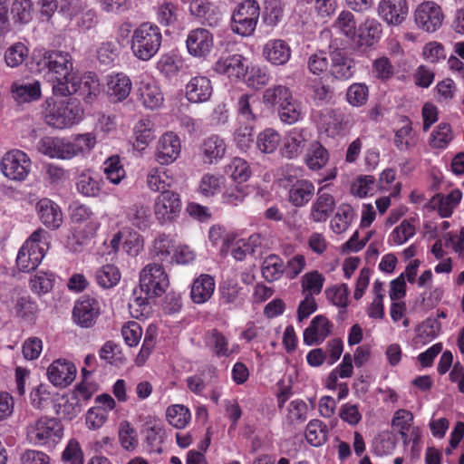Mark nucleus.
<instances>
[{"instance_id":"a18cd8bd","label":"nucleus","mask_w":464,"mask_h":464,"mask_svg":"<svg viewBox=\"0 0 464 464\" xmlns=\"http://www.w3.org/2000/svg\"><path fill=\"white\" fill-rule=\"evenodd\" d=\"M354 218V211L350 205L339 206L337 212L331 220V228L336 234L346 231Z\"/></svg>"},{"instance_id":"dca6fc26","label":"nucleus","mask_w":464,"mask_h":464,"mask_svg":"<svg viewBox=\"0 0 464 464\" xmlns=\"http://www.w3.org/2000/svg\"><path fill=\"white\" fill-rule=\"evenodd\" d=\"M37 216L42 224L50 230H56L63 223V214L61 207L48 198L39 199L35 206Z\"/></svg>"},{"instance_id":"f03ea898","label":"nucleus","mask_w":464,"mask_h":464,"mask_svg":"<svg viewBox=\"0 0 464 464\" xmlns=\"http://www.w3.org/2000/svg\"><path fill=\"white\" fill-rule=\"evenodd\" d=\"M162 40L161 30L156 24L143 22L132 31L130 47L134 57L148 62L159 53Z\"/></svg>"},{"instance_id":"c03bdc74","label":"nucleus","mask_w":464,"mask_h":464,"mask_svg":"<svg viewBox=\"0 0 464 464\" xmlns=\"http://www.w3.org/2000/svg\"><path fill=\"white\" fill-rule=\"evenodd\" d=\"M166 418L171 426L184 429L191 420V413L188 407L182 404H173L167 408Z\"/></svg>"},{"instance_id":"7c9ffc66","label":"nucleus","mask_w":464,"mask_h":464,"mask_svg":"<svg viewBox=\"0 0 464 464\" xmlns=\"http://www.w3.org/2000/svg\"><path fill=\"white\" fill-rule=\"evenodd\" d=\"M157 22L162 26L176 25L181 16V10L179 4L173 0H162L155 7Z\"/></svg>"},{"instance_id":"9b49d317","label":"nucleus","mask_w":464,"mask_h":464,"mask_svg":"<svg viewBox=\"0 0 464 464\" xmlns=\"http://www.w3.org/2000/svg\"><path fill=\"white\" fill-rule=\"evenodd\" d=\"M153 209L160 224L165 225L176 221L182 209L180 195L173 190H163L155 199Z\"/></svg>"},{"instance_id":"4d7b16f0","label":"nucleus","mask_w":464,"mask_h":464,"mask_svg":"<svg viewBox=\"0 0 464 464\" xmlns=\"http://www.w3.org/2000/svg\"><path fill=\"white\" fill-rule=\"evenodd\" d=\"M453 139L451 126L449 123L441 122L432 131L430 145L435 149H445Z\"/></svg>"},{"instance_id":"412c9836","label":"nucleus","mask_w":464,"mask_h":464,"mask_svg":"<svg viewBox=\"0 0 464 464\" xmlns=\"http://www.w3.org/2000/svg\"><path fill=\"white\" fill-rule=\"evenodd\" d=\"M49 381L56 387L70 385L76 376L75 365L64 359L53 361L47 369Z\"/></svg>"},{"instance_id":"5fc2aeb1","label":"nucleus","mask_w":464,"mask_h":464,"mask_svg":"<svg viewBox=\"0 0 464 464\" xmlns=\"http://www.w3.org/2000/svg\"><path fill=\"white\" fill-rule=\"evenodd\" d=\"M325 295L330 303L342 309L340 314L345 313L349 296V288L346 284L335 285L326 288Z\"/></svg>"},{"instance_id":"5701e85b","label":"nucleus","mask_w":464,"mask_h":464,"mask_svg":"<svg viewBox=\"0 0 464 464\" xmlns=\"http://www.w3.org/2000/svg\"><path fill=\"white\" fill-rule=\"evenodd\" d=\"M327 186L328 185L323 186L318 189L317 198L311 208L310 218L313 221L317 223L325 222L335 208L334 196L324 191Z\"/></svg>"},{"instance_id":"e2e57ef3","label":"nucleus","mask_w":464,"mask_h":464,"mask_svg":"<svg viewBox=\"0 0 464 464\" xmlns=\"http://www.w3.org/2000/svg\"><path fill=\"white\" fill-rule=\"evenodd\" d=\"M104 174L113 184H119L125 178L126 172L119 156H111L105 160Z\"/></svg>"},{"instance_id":"6e6d98bb","label":"nucleus","mask_w":464,"mask_h":464,"mask_svg":"<svg viewBox=\"0 0 464 464\" xmlns=\"http://www.w3.org/2000/svg\"><path fill=\"white\" fill-rule=\"evenodd\" d=\"M281 140L277 131L273 129H266L256 138V147L263 153L274 152Z\"/></svg>"},{"instance_id":"20e7f679","label":"nucleus","mask_w":464,"mask_h":464,"mask_svg":"<svg viewBox=\"0 0 464 464\" xmlns=\"http://www.w3.org/2000/svg\"><path fill=\"white\" fill-rule=\"evenodd\" d=\"M47 108L44 112V121L55 129L63 130L79 123L83 116V109L76 98L54 101L50 103L47 101Z\"/></svg>"},{"instance_id":"a211bd4d","label":"nucleus","mask_w":464,"mask_h":464,"mask_svg":"<svg viewBox=\"0 0 464 464\" xmlns=\"http://www.w3.org/2000/svg\"><path fill=\"white\" fill-rule=\"evenodd\" d=\"M310 139L311 132L306 128L290 130L283 140V155L288 159L296 158L304 151Z\"/></svg>"},{"instance_id":"c9c22d12","label":"nucleus","mask_w":464,"mask_h":464,"mask_svg":"<svg viewBox=\"0 0 464 464\" xmlns=\"http://www.w3.org/2000/svg\"><path fill=\"white\" fill-rule=\"evenodd\" d=\"M343 114L330 109L322 114L320 119V128L327 136L334 138L344 130Z\"/></svg>"},{"instance_id":"09e8293b","label":"nucleus","mask_w":464,"mask_h":464,"mask_svg":"<svg viewBox=\"0 0 464 464\" xmlns=\"http://www.w3.org/2000/svg\"><path fill=\"white\" fill-rule=\"evenodd\" d=\"M133 134L135 137L134 148L137 150H143L153 140L150 121L148 119L139 121L134 126Z\"/></svg>"},{"instance_id":"3c124183","label":"nucleus","mask_w":464,"mask_h":464,"mask_svg":"<svg viewBox=\"0 0 464 464\" xmlns=\"http://www.w3.org/2000/svg\"><path fill=\"white\" fill-rule=\"evenodd\" d=\"M14 311L18 317L29 324L35 322L38 313V305L29 296H21L17 299Z\"/></svg>"},{"instance_id":"69168bd1","label":"nucleus","mask_w":464,"mask_h":464,"mask_svg":"<svg viewBox=\"0 0 464 464\" xmlns=\"http://www.w3.org/2000/svg\"><path fill=\"white\" fill-rule=\"evenodd\" d=\"M416 233V227L413 222L404 219L398 227H396L390 235L389 241L394 245H402L412 237Z\"/></svg>"},{"instance_id":"2f4dec72","label":"nucleus","mask_w":464,"mask_h":464,"mask_svg":"<svg viewBox=\"0 0 464 464\" xmlns=\"http://www.w3.org/2000/svg\"><path fill=\"white\" fill-rule=\"evenodd\" d=\"M44 256V248H34L24 244L17 254L16 264L21 271L30 272L39 266Z\"/></svg>"},{"instance_id":"393cba45","label":"nucleus","mask_w":464,"mask_h":464,"mask_svg":"<svg viewBox=\"0 0 464 464\" xmlns=\"http://www.w3.org/2000/svg\"><path fill=\"white\" fill-rule=\"evenodd\" d=\"M212 92L211 81L206 76L192 77L186 85V97L191 102H205Z\"/></svg>"},{"instance_id":"49530a36","label":"nucleus","mask_w":464,"mask_h":464,"mask_svg":"<svg viewBox=\"0 0 464 464\" xmlns=\"http://www.w3.org/2000/svg\"><path fill=\"white\" fill-rule=\"evenodd\" d=\"M413 414L405 409H400L395 411L392 426L400 433L404 444L408 443V432L412 427Z\"/></svg>"},{"instance_id":"f257e3e1","label":"nucleus","mask_w":464,"mask_h":464,"mask_svg":"<svg viewBox=\"0 0 464 464\" xmlns=\"http://www.w3.org/2000/svg\"><path fill=\"white\" fill-rule=\"evenodd\" d=\"M95 144V135L87 132L75 135L71 139L46 136L39 140L37 149L50 158L71 160L90 152Z\"/></svg>"},{"instance_id":"72a5a7b5","label":"nucleus","mask_w":464,"mask_h":464,"mask_svg":"<svg viewBox=\"0 0 464 464\" xmlns=\"http://www.w3.org/2000/svg\"><path fill=\"white\" fill-rule=\"evenodd\" d=\"M329 159L328 150L319 141L314 140L305 153L304 162L309 169L316 171L326 166Z\"/></svg>"},{"instance_id":"603ef678","label":"nucleus","mask_w":464,"mask_h":464,"mask_svg":"<svg viewBox=\"0 0 464 464\" xmlns=\"http://www.w3.org/2000/svg\"><path fill=\"white\" fill-rule=\"evenodd\" d=\"M382 33V24L374 18H368L359 28V37L362 44L372 45L380 39Z\"/></svg>"},{"instance_id":"bb28decb","label":"nucleus","mask_w":464,"mask_h":464,"mask_svg":"<svg viewBox=\"0 0 464 464\" xmlns=\"http://www.w3.org/2000/svg\"><path fill=\"white\" fill-rule=\"evenodd\" d=\"M330 73L336 80H348L355 72L354 61L346 53L336 50L331 53Z\"/></svg>"},{"instance_id":"0eeeda50","label":"nucleus","mask_w":464,"mask_h":464,"mask_svg":"<svg viewBox=\"0 0 464 464\" xmlns=\"http://www.w3.org/2000/svg\"><path fill=\"white\" fill-rule=\"evenodd\" d=\"M40 70L45 71V75L53 82V85L60 82H70L74 75L72 73V61L68 53L61 51H49L44 53L38 62Z\"/></svg>"},{"instance_id":"b1692460","label":"nucleus","mask_w":464,"mask_h":464,"mask_svg":"<svg viewBox=\"0 0 464 464\" xmlns=\"http://www.w3.org/2000/svg\"><path fill=\"white\" fill-rule=\"evenodd\" d=\"M291 48L282 39H270L263 48L264 57L274 65H284L291 58Z\"/></svg>"},{"instance_id":"a19ab883","label":"nucleus","mask_w":464,"mask_h":464,"mask_svg":"<svg viewBox=\"0 0 464 464\" xmlns=\"http://www.w3.org/2000/svg\"><path fill=\"white\" fill-rule=\"evenodd\" d=\"M173 178L168 174V170L162 167L150 169L147 175V185L152 191H170Z\"/></svg>"},{"instance_id":"6e6552de","label":"nucleus","mask_w":464,"mask_h":464,"mask_svg":"<svg viewBox=\"0 0 464 464\" xmlns=\"http://www.w3.org/2000/svg\"><path fill=\"white\" fill-rule=\"evenodd\" d=\"M284 179L287 182L288 200L296 207L305 206L314 195V183L303 178V169L293 165L285 168Z\"/></svg>"},{"instance_id":"0e129e2a","label":"nucleus","mask_w":464,"mask_h":464,"mask_svg":"<svg viewBox=\"0 0 464 464\" xmlns=\"http://www.w3.org/2000/svg\"><path fill=\"white\" fill-rule=\"evenodd\" d=\"M165 430L163 425L155 423L146 429V442L151 452L161 453Z\"/></svg>"},{"instance_id":"39448f33","label":"nucleus","mask_w":464,"mask_h":464,"mask_svg":"<svg viewBox=\"0 0 464 464\" xmlns=\"http://www.w3.org/2000/svg\"><path fill=\"white\" fill-rule=\"evenodd\" d=\"M63 437V425L54 417H40L26 427V439L34 446L54 448Z\"/></svg>"},{"instance_id":"864d4df0","label":"nucleus","mask_w":464,"mask_h":464,"mask_svg":"<svg viewBox=\"0 0 464 464\" xmlns=\"http://www.w3.org/2000/svg\"><path fill=\"white\" fill-rule=\"evenodd\" d=\"M29 55L28 47L17 42L10 45L5 52V62L11 68L18 67L27 59Z\"/></svg>"},{"instance_id":"58836bf2","label":"nucleus","mask_w":464,"mask_h":464,"mask_svg":"<svg viewBox=\"0 0 464 464\" xmlns=\"http://www.w3.org/2000/svg\"><path fill=\"white\" fill-rule=\"evenodd\" d=\"M329 429L327 425L318 419L311 420L305 428V440L313 447H320L328 440Z\"/></svg>"},{"instance_id":"de8ad7c7","label":"nucleus","mask_w":464,"mask_h":464,"mask_svg":"<svg viewBox=\"0 0 464 464\" xmlns=\"http://www.w3.org/2000/svg\"><path fill=\"white\" fill-rule=\"evenodd\" d=\"M99 356L108 363L115 366L124 365L127 362L119 344L113 341H107L99 351Z\"/></svg>"},{"instance_id":"e433bc0d","label":"nucleus","mask_w":464,"mask_h":464,"mask_svg":"<svg viewBox=\"0 0 464 464\" xmlns=\"http://www.w3.org/2000/svg\"><path fill=\"white\" fill-rule=\"evenodd\" d=\"M205 344L217 357H229L232 353L227 338L217 329L206 333Z\"/></svg>"},{"instance_id":"4468645a","label":"nucleus","mask_w":464,"mask_h":464,"mask_svg":"<svg viewBox=\"0 0 464 464\" xmlns=\"http://www.w3.org/2000/svg\"><path fill=\"white\" fill-rule=\"evenodd\" d=\"M414 19L418 28L427 33H434L441 27L444 14L438 4L426 1L416 8Z\"/></svg>"},{"instance_id":"37998d69","label":"nucleus","mask_w":464,"mask_h":464,"mask_svg":"<svg viewBox=\"0 0 464 464\" xmlns=\"http://www.w3.org/2000/svg\"><path fill=\"white\" fill-rule=\"evenodd\" d=\"M121 277L120 269L111 264L101 266L95 272V280L99 286L109 289L118 285Z\"/></svg>"},{"instance_id":"338daca9","label":"nucleus","mask_w":464,"mask_h":464,"mask_svg":"<svg viewBox=\"0 0 464 464\" xmlns=\"http://www.w3.org/2000/svg\"><path fill=\"white\" fill-rule=\"evenodd\" d=\"M55 277L53 273L38 272L30 281V287L33 292L43 295L51 291L53 287Z\"/></svg>"},{"instance_id":"c756f323","label":"nucleus","mask_w":464,"mask_h":464,"mask_svg":"<svg viewBox=\"0 0 464 464\" xmlns=\"http://www.w3.org/2000/svg\"><path fill=\"white\" fill-rule=\"evenodd\" d=\"M131 81L123 72H118L108 76L107 93L114 102L125 100L130 92Z\"/></svg>"},{"instance_id":"ea45409f","label":"nucleus","mask_w":464,"mask_h":464,"mask_svg":"<svg viewBox=\"0 0 464 464\" xmlns=\"http://www.w3.org/2000/svg\"><path fill=\"white\" fill-rule=\"evenodd\" d=\"M189 12L191 15L203 19L209 25L218 24L220 20L219 12L208 0H191Z\"/></svg>"},{"instance_id":"680f3d73","label":"nucleus","mask_w":464,"mask_h":464,"mask_svg":"<svg viewBox=\"0 0 464 464\" xmlns=\"http://www.w3.org/2000/svg\"><path fill=\"white\" fill-rule=\"evenodd\" d=\"M324 280V276L316 270L306 273L301 282L303 295L310 294L311 296L319 295L323 290Z\"/></svg>"},{"instance_id":"4be33fe9","label":"nucleus","mask_w":464,"mask_h":464,"mask_svg":"<svg viewBox=\"0 0 464 464\" xmlns=\"http://www.w3.org/2000/svg\"><path fill=\"white\" fill-rule=\"evenodd\" d=\"M214 71L218 74L227 75L230 79L246 77L247 66L241 54L220 57L214 64Z\"/></svg>"},{"instance_id":"c85d7f7f","label":"nucleus","mask_w":464,"mask_h":464,"mask_svg":"<svg viewBox=\"0 0 464 464\" xmlns=\"http://www.w3.org/2000/svg\"><path fill=\"white\" fill-rule=\"evenodd\" d=\"M202 160L206 164H214L221 160L226 152V143L218 135L206 138L199 147Z\"/></svg>"},{"instance_id":"7ed1b4c3","label":"nucleus","mask_w":464,"mask_h":464,"mask_svg":"<svg viewBox=\"0 0 464 464\" xmlns=\"http://www.w3.org/2000/svg\"><path fill=\"white\" fill-rule=\"evenodd\" d=\"M169 285V276L160 264L150 263L140 273V287L145 297H134L130 303V308L147 306L148 299L161 296Z\"/></svg>"},{"instance_id":"473e14b6","label":"nucleus","mask_w":464,"mask_h":464,"mask_svg":"<svg viewBox=\"0 0 464 464\" xmlns=\"http://www.w3.org/2000/svg\"><path fill=\"white\" fill-rule=\"evenodd\" d=\"M139 99L143 106L150 110L160 108L164 101L163 93L155 82H141L139 88Z\"/></svg>"},{"instance_id":"1a4fd4ad","label":"nucleus","mask_w":464,"mask_h":464,"mask_svg":"<svg viewBox=\"0 0 464 464\" xmlns=\"http://www.w3.org/2000/svg\"><path fill=\"white\" fill-rule=\"evenodd\" d=\"M53 92L61 97L78 94L85 102H91L100 93L99 79L93 72L84 73L79 79L73 75L70 82L53 85Z\"/></svg>"},{"instance_id":"774afa93","label":"nucleus","mask_w":464,"mask_h":464,"mask_svg":"<svg viewBox=\"0 0 464 464\" xmlns=\"http://www.w3.org/2000/svg\"><path fill=\"white\" fill-rule=\"evenodd\" d=\"M271 76L266 67L253 66L246 71V82L254 89H260L269 83Z\"/></svg>"},{"instance_id":"2eb2a0df","label":"nucleus","mask_w":464,"mask_h":464,"mask_svg":"<svg viewBox=\"0 0 464 464\" xmlns=\"http://www.w3.org/2000/svg\"><path fill=\"white\" fill-rule=\"evenodd\" d=\"M186 47L188 53L195 58H207L214 48L213 34L202 27L190 30L187 35Z\"/></svg>"},{"instance_id":"6ab92c4d","label":"nucleus","mask_w":464,"mask_h":464,"mask_svg":"<svg viewBox=\"0 0 464 464\" xmlns=\"http://www.w3.org/2000/svg\"><path fill=\"white\" fill-rule=\"evenodd\" d=\"M377 10L378 14L390 25H400L409 13L406 0H381Z\"/></svg>"},{"instance_id":"052dcab7","label":"nucleus","mask_w":464,"mask_h":464,"mask_svg":"<svg viewBox=\"0 0 464 464\" xmlns=\"http://www.w3.org/2000/svg\"><path fill=\"white\" fill-rule=\"evenodd\" d=\"M62 401L63 402L57 405L56 410V413L62 418L72 420L82 411V405L78 401L75 396L70 394L63 397Z\"/></svg>"},{"instance_id":"ddd939ff","label":"nucleus","mask_w":464,"mask_h":464,"mask_svg":"<svg viewBox=\"0 0 464 464\" xmlns=\"http://www.w3.org/2000/svg\"><path fill=\"white\" fill-rule=\"evenodd\" d=\"M102 314V300L98 297L83 295L75 303L72 319L82 328L92 327Z\"/></svg>"},{"instance_id":"423d86ee","label":"nucleus","mask_w":464,"mask_h":464,"mask_svg":"<svg viewBox=\"0 0 464 464\" xmlns=\"http://www.w3.org/2000/svg\"><path fill=\"white\" fill-rule=\"evenodd\" d=\"M263 102L266 105H276L278 117L285 124H294L302 118L300 102L294 99L292 92L285 86L276 85L266 89Z\"/></svg>"},{"instance_id":"f3484780","label":"nucleus","mask_w":464,"mask_h":464,"mask_svg":"<svg viewBox=\"0 0 464 464\" xmlns=\"http://www.w3.org/2000/svg\"><path fill=\"white\" fill-rule=\"evenodd\" d=\"M181 151L179 137L174 132L164 133L159 140L156 150V160L160 165H169L174 162Z\"/></svg>"},{"instance_id":"f704fd0d","label":"nucleus","mask_w":464,"mask_h":464,"mask_svg":"<svg viewBox=\"0 0 464 464\" xmlns=\"http://www.w3.org/2000/svg\"><path fill=\"white\" fill-rule=\"evenodd\" d=\"M102 179L90 169L82 171L76 181L77 191L85 197H97L102 190Z\"/></svg>"},{"instance_id":"8fccbe9b","label":"nucleus","mask_w":464,"mask_h":464,"mask_svg":"<svg viewBox=\"0 0 464 464\" xmlns=\"http://www.w3.org/2000/svg\"><path fill=\"white\" fill-rule=\"evenodd\" d=\"M175 241L169 236L162 234L160 235L153 243L152 256L160 261H169L172 258V254L175 250Z\"/></svg>"},{"instance_id":"cd10ccee","label":"nucleus","mask_w":464,"mask_h":464,"mask_svg":"<svg viewBox=\"0 0 464 464\" xmlns=\"http://www.w3.org/2000/svg\"><path fill=\"white\" fill-rule=\"evenodd\" d=\"M215 286V279L212 276L201 274L192 283L190 289L191 300L198 304H205L213 295Z\"/></svg>"},{"instance_id":"13d9d810","label":"nucleus","mask_w":464,"mask_h":464,"mask_svg":"<svg viewBox=\"0 0 464 464\" xmlns=\"http://www.w3.org/2000/svg\"><path fill=\"white\" fill-rule=\"evenodd\" d=\"M369 98V88L365 83L354 82L346 92V101L353 107H361L366 104Z\"/></svg>"},{"instance_id":"9d476101","label":"nucleus","mask_w":464,"mask_h":464,"mask_svg":"<svg viewBox=\"0 0 464 464\" xmlns=\"http://www.w3.org/2000/svg\"><path fill=\"white\" fill-rule=\"evenodd\" d=\"M259 16L260 6L257 1H242L237 5L231 16L232 32L243 37L251 36L256 31Z\"/></svg>"},{"instance_id":"79ce46f5","label":"nucleus","mask_w":464,"mask_h":464,"mask_svg":"<svg viewBox=\"0 0 464 464\" xmlns=\"http://www.w3.org/2000/svg\"><path fill=\"white\" fill-rule=\"evenodd\" d=\"M263 277L267 282H274L280 279L285 274V264L283 259L275 254L267 256L261 266Z\"/></svg>"},{"instance_id":"f8f14e48","label":"nucleus","mask_w":464,"mask_h":464,"mask_svg":"<svg viewBox=\"0 0 464 464\" xmlns=\"http://www.w3.org/2000/svg\"><path fill=\"white\" fill-rule=\"evenodd\" d=\"M32 162L28 155L13 150L6 152L1 160V170L5 177L14 181H24L31 171Z\"/></svg>"},{"instance_id":"aec40b11","label":"nucleus","mask_w":464,"mask_h":464,"mask_svg":"<svg viewBox=\"0 0 464 464\" xmlns=\"http://www.w3.org/2000/svg\"><path fill=\"white\" fill-rule=\"evenodd\" d=\"M333 324L323 314L314 316L303 334L304 344L319 345L331 334Z\"/></svg>"},{"instance_id":"4c0bfd02","label":"nucleus","mask_w":464,"mask_h":464,"mask_svg":"<svg viewBox=\"0 0 464 464\" xmlns=\"http://www.w3.org/2000/svg\"><path fill=\"white\" fill-rule=\"evenodd\" d=\"M226 179L221 174H204L198 187V192L204 198H212L221 193L225 187Z\"/></svg>"},{"instance_id":"bf43d9fd","label":"nucleus","mask_w":464,"mask_h":464,"mask_svg":"<svg viewBox=\"0 0 464 464\" xmlns=\"http://www.w3.org/2000/svg\"><path fill=\"white\" fill-rule=\"evenodd\" d=\"M150 213L148 207L133 205L127 211V218L132 226L140 230L146 229L150 225Z\"/></svg>"},{"instance_id":"a878e982","label":"nucleus","mask_w":464,"mask_h":464,"mask_svg":"<svg viewBox=\"0 0 464 464\" xmlns=\"http://www.w3.org/2000/svg\"><path fill=\"white\" fill-rule=\"evenodd\" d=\"M13 97L19 102H31L41 97V83L34 79L16 81L11 85Z\"/></svg>"}]
</instances>
